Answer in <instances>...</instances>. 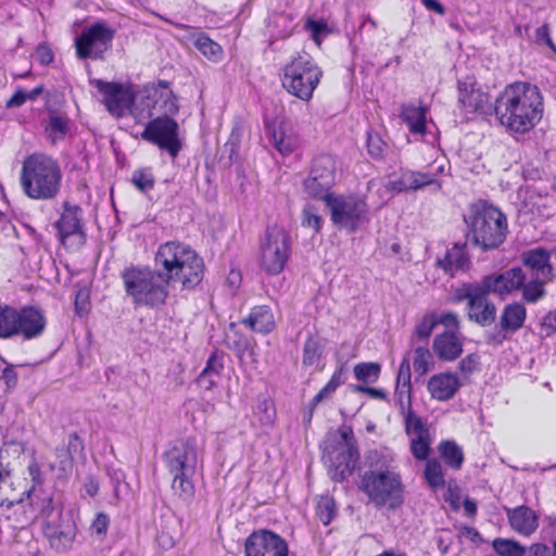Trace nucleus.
I'll return each mask as SVG.
<instances>
[{"label": "nucleus", "mask_w": 556, "mask_h": 556, "mask_svg": "<svg viewBox=\"0 0 556 556\" xmlns=\"http://www.w3.org/2000/svg\"><path fill=\"white\" fill-rule=\"evenodd\" d=\"M257 410L258 413L262 414V416L260 417L262 424L271 425L274 422L275 408L271 401L265 399L262 402H260L257 405Z\"/></svg>", "instance_id": "e2e57ef3"}, {"label": "nucleus", "mask_w": 556, "mask_h": 556, "mask_svg": "<svg viewBox=\"0 0 556 556\" xmlns=\"http://www.w3.org/2000/svg\"><path fill=\"white\" fill-rule=\"evenodd\" d=\"M70 130V119L64 115L51 114L46 125L45 131L52 144L64 140Z\"/></svg>", "instance_id": "e433bc0d"}, {"label": "nucleus", "mask_w": 556, "mask_h": 556, "mask_svg": "<svg viewBox=\"0 0 556 556\" xmlns=\"http://www.w3.org/2000/svg\"><path fill=\"white\" fill-rule=\"evenodd\" d=\"M242 324L260 333L271 332L276 325L274 314L266 305L253 307L249 316L242 319Z\"/></svg>", "instance_id": "c85d7f7f"}, {"label": "nucleus", "mask_w": 556, "mask_h": 556, "mask_svg": "<svg viewBox=\"0 0 556 556\" xmlns=\"http://www.w3.org/2000/svg\"><path fill=\"white\" fill-rule=\"evenodd\" d=\"M146 96L141 99V105L147 109L144 117H152L155 113L162 114L150 121L141 138L166 151L172 157H176L181 150V141L178 137V124L169 117L175 115L179 106L177 99L165 80L159 81L157 86L147 88Z\"/></svg>", "instance_id": "f257e3e1"}, {"label": "nucleus", "mask_w": 556, "mask_h": 556, "mask_svg": "<svg viewBox=\"0 0 556 556\" xmlns=\"http://www.w3.org/2000/svg\"><path fill=\"white\" fill-rule=\"evenodd\" d=\"M266 132L270 137L273 146L281 155H289L294 151L296 147L295 139L287 135L281 128L267 126Z\"/></svg>", "instance_id": "4c0bfd02"}, {"label": "nucleus", "mask_w": 556, "mask_h": 556, "mask_svg": "<svg viewBox=\"0 0 556 556\" xmlns=\"http://www.w3.org/2000/svg\"><path fill=\"white\" fill-rule=\"evenodd\" d=\"M386 143L378 134H367V150L371 157L381 159L383 156Z\"/></svg>", "instance_id": "4d7b16f0"}, {"label": "nucleus", "mask_w": 556, "mask_h": 556, "mask_svg": "<svg viewBox=\"0 0 556 556\" xmlns=\"http://www.w3.org/2000/svg\"><path fill=\"white\" fill-rule=\"evenodd\" d=\"M339 433L341 440L336 446L326 447V457L330 463L331 478L336 481H343L353 473L359 459V453L350 427H341Z\"/></svg>", "instance_id": "9b49d317"}, {"label": "nucleus", "mask_w": 556, "mask_h": 556, "mask_svg": "<svg viewBox=\"0 0 556 556\" xmlns=\"http://www.w3.org/2000/svg\"><path fill=\"white\" fill-rule=\"evenodd\" d=\"M325 203L331 222L350 232L355 231L368 219V205L365 199L356 195L327 194Z\"/></svg>", "instance_id": "9d476101"}, {"label": "nucleus", "mask_w": 556, "mask_h": 556, "mask_svg": "<svg viewBox=\"0 0 556 556\" xmlns=\"http://www.w3.org/2000/svg\"><path fill=\"white\" fill-rule=\"evenodd\" d=\"M526 274L520 267H513L501 274L484 276L479 283L489 292L506 299L508 295L520 290Z\"/></svg>", "instance_id": "412c9836"}, {"label": "nucleus", "mask_w": 556, "mask_h": 556, "mask_svg": "<svg viewBox=\"0 0 556 556\" xmlns=\"http://www.w3.org/2000/svg\"><path fill=\"white\" fill-rule=\"evenodd\" d=\"M424 476L432 489L443 488L445 484L443 466L437 458H430L427 460Z\"/></svg>", "instance_id": "79ce46f5"}, {"label": "nucleus", "mask_w": 556, "mask_h": 556, "mask_svg": "<svg viewBox=\"0 0 556 556\" xmlns=\"http://www.w3.org/2000/svg\"><path fill=\"white\" fill-rule=\"evenodd\" d=\"M410 362L407 356H405L399 367L397 377H396V386L410 387Z\"/></svg>", "instance_id": "052dcab7"}, {"label": "nucleus", "mask_w": 556, "mask_h": 556, "mask_svg": "<svg viewBox=\"0 0 556 556\" xmlns=\"http://www.w3.org/2000/svg\"><path fill=\"white\" fill-rule=\"evenodd\" d=\"M291 254V238L278 226L268 227L260 241L258 264L269 275L280 274Z\"/></svg>", "instance_id": "1a4fd4ad"}, {"label": "nucleus", "mask_w": 556, "mask_h": 556, "mask_svg": "<svg viewBox=\"0 0 556 556\" xmlns=\"http://www.w3.org/2000/svg\"><path fill=\"white\" fill-rule=\"evenodd\" d=\"M430 439L428 437H414L410 441V451L415 458L425 460L429 455Z\"/></svg>", "instance_id": "5fc2aeb1"}, {"label": "nucleus", "mask_w": 556, "mask_h": 556, "mask_svg": "<svg viewBox=\"0 0 556 556\" xmlns=\"http://www.w3.org/2000/svg\"><path fill=\"white\" fill-rule=\"evenodd\" d=\"M549 281H543V279L531 278L527 281V278L523 280V285L520 286L521 299L529 304H534L540 302L546 295L545 285Z\"/></svg>", "instance_id": "58836bf2"}, {"label": "nucleus", "mask_w": 556, "mask_h": 556, "mask_svg": "<svg viewBox=\"0 0 556 556\" xmlns=\"http://www.w3.org/2000/svg\"><path fill=\"white\" fill-rule=\"evenodd\" d=\"M506 515L511 529L525 536L534 533L539 527V517L533 509L521 505L515 508H506Z\"/></svg>", "instance_id": "393cba45"}, {"label": "nucleus", "mask_w": 556, "mask_h": 556, "mask_svg": "<svg viewBox=\"0 0 556 556\" xmlns=\"http://www.w3.org/2000/svg\"><path fill=\"white\" fill-rule=\"evenodd\" d=\"M395 395L397 403L404 414L406 406L409 407L410 405V387L402 388V386H396Z\"/></svg>", "instance_id": "774afa93"}, {"label": "nucleus", "mask_w": 556, "mask_h": 556, "mask_svg": "<svg viewBox=\"0 0 556 556\" xmlns=\"http://www.w3.org/2000/svg\"><path fill=\"white\" fill-rule=\"evenodd\" d=\"M78 442V435L73 433L70 435L68 445L60 446L55 448L56 463L51 464V470L58 469L60 476H65L72 470L73 458L71 455V448L76 447Z\"/></svg>", "instance_id": "f704fd0d"}, {"label": "nucleus", "mask_w": 556, "mask_h": 556, "mask_svg": "<svg viewBox=\"0 0 556 556\" xmlns=\"http://www.w3.org/2000/svg\"><path fill=\"white\" fill-rule=\"evenodd\" d=\"M80 213L81 210L78 206L65 203L64 211L55 223L61 240L81 232Z\"/></svg>", "instance_id": "c756f323"}, {"label": "nucleus", "mask_w": 556, "mask_h": 556, "mask_svg": "<svg viewBox=\"0 0 556 556\" xmlns=\"http://www.w3.org/2000/svg\"><path fill=\"white\" fill-rule=\"evenodd\" d=\"M334 161L330 155L314 159L308 177L303 181L304 191L312 198L325 197L334 182Z\"/></svg>", "instance_id": "dca6fc26"}, {"label": "nucleus", "mask_w": 556, "mask_h": 556, "mask_svg": "<svg viewBox=\"0 0 556 556\" xmlns=\"http://www.w3.org/2000/svg\"><path fill=\"white\" fill-rule=\"evenodd\" d=\"M387 190L401 193L409 191L410 188L408 187V182L406 181V173L405 170L402 172L401 177L394 180H390L387 186Z\"/></svg>", "instance_id": "338daca9"}, {"label": "nucleus", "mask_w": 556, "mask_h": 556, "mask_svg": "<svg viewBox=\"0 0 556 556\" xmlns=\"http://www.w3.org/2000/svg\"><path fill=\"white\" fill-rule=\"evenodd\" d=\"M91 85L102 94L103 104L112 115L122 117L130 111L134 117L138 118L137 109L131 110L135 93L130 86L102 79H93Z\"/></svg>", "instance_id": "2eb2a0df"}, {"label": "nucleus", "mask_w": 556, "mask_h": 556, "mask_svg": "<svg viewBox=\"0 0 556 556\" xmlns=\"http://www.w3.org/2000/svg\"><path fill=\"white\" fill-rule=\"evenodd\" d=\"M42 530L50 547L56 553H65L73 548L77 526L70 514H63L55 519L51 518L42 526Z\"/></svg>", "instance_id": "f3484780"}, {"label": "nucleus", "mask_w": 556, "mask_h": 556, "mask_svg": "<svg viewBox=\"0 0 556 556\" xmlns=\"http://www.w3.org/2000/svg\"><path fill=\"white\" fill-rule=\"evenodd\" d=\"M154 261L168 285L178 281L185 289H192L202 281L203 260L185 243L168 241L161 244Z\"/></svg>", "instance_id": "20e7f679"}, {"label": "nucleus", "mask_w": 556, "mask_h": 556, "mask_svg": "<svg viewBox=\"0 0 556 556\" xmlns=\"http://www.w3.org/2000/svg\"><path fill=\"white\" fill-rule=\"evenodd\" d=\"M224 369V353L217 350L213 351L206 362L205 368L200 374L198 381L212 389L217 382L214 377H219Z\"/></svg>", "instance_id": "7c9ffc66"}, {"label": "nucleus", "mask_w": 556, "mask_h": 556, "mask_svg": "<svg viewBox=\"0 0 556 556\" xmlns=\"http://www.w3.org/2000/svg\"><path fill=\"white\" fill-rule=\"evenodd\" d=\"M321 353L323 349L319 342L316 339L308 337L304 343L303 364L305 366L315 365L319 361Z\"/></svg>", "instance_id": "09e8293b"}, {"label": "nucleus", "mask_w": 556, "mask_h": 556, "mask_svg": "<svg viewBox=\"0 0 556 556\" xmlns=\"http://www.w3.org/2000/svg\"><path fill=\"white\" fill-rule=\"evenodd\" d=\"M304 28L311 34L312 39L319 46L321 39L329 34L328 25L319 20L308 18L304 25Z\"/></svg>", "instance_id": "864d4df0"}, {"label": "nucleus", "mask_w": 556, "mask_h": 556, "mask_svg": "<svg viewBox=\"0 0 556 556\" xmlns=\"http://www.w3.org/2000/svg\"><path fill=\"white\" fill-rule=\"evenodd\" d=\"M62 177L61 165L56 159L43 152H34L22 163L20 185L29 199L49 201L59 195Z\"/></svg>", "instance_id": "7ed1b4c3"}, {"label": "nucleus", "mask_w": 556, "mask_h": 556, "mask_svg": "<svg viewBox=\"0 0 556 556\" xmlns=\"http://www.w3.org/2000/svg\"><path fill=\"white\" fill-rule=\"evenodd\" d=\"M203 451L198 440L186 437L174 440L164 453L165 467L169 473L195 472Z\"/></svg>", "instance_id": "ddd939ff"}, {"label": "nucleus", "mask_w": 556, "mask_h": 556, "mask_svg": "<svg viewBox=\"0 0 556 556\" xmlns=\"http://www.w3.org/2000/svg\"><path fill=\"white\" fill-rule=\"evenodd\" d=\"M27 498L30 507L29 515L27 516L28 520L41 519L43 526L51 518L55 519L64 514L62 505L54 501L53 492L51 491L33 486L27 492Z\"/></svg>", "instance_id": "aec40b11"}, {"label": "nucleus", "mask_w": 556, "mask_h": 556, "mask_svg": "<svg viewBox=\"0 0 556 556\" xmlns=\"http://www.w3.org/2000/svg\"><path fill=\"white\" fill-rule=\"evenodd\" d=\"M492 547L500 556H525L527 552L526 546L513 539H494Z\"/></svg>", "instance_id": "37998d69"}, {"label": "nucleus", "mask_w": 556, "mask_h": 556, "mask_svg": "<svg viewBox=\"0 0 556 556\" xmlns=\"http://www.w3.org/2000/svg\"><path fill=\"white\" fill-rule=\"evenodd\" d=\"M404 420L406 433L412 438L429 435V430L421 418L410 408L404 413Z\"/></svg>", "instance_id": "de8ad7c7"}, {"label": "nucleus", "mask_w": 556, "mask_h": 556, "mask_svg": "<svg viewBox=\"0 0 556 556\" xmlns=\"http://www.w3.org/2000/svg\"><path fill=\"white\" fill-rule=\"evenodd\" d=\"M0 380H3L8 389L15 388L17 384V374L12 365L5 363L0 370Z\"/></svg>", "instance_id": "0e129e2a"}, {"label": "nucleus", "mask_w": 556, "mask_h": 556, "mask_svg": "<svg viewBox=\"0 0 556 556\" xmlns=\"http://www.w3.org/2000/svg\"><path fill=\"white\" fill-rule=\"evenodd\" d=\"M490 293L479 283H465L456 291L458 301H466L469 320L481 327L492 325L496 319V306L488 299Z\"/></svg>", "instance_id": "f8f14e48"}, {"label": "nucleus", "mask_w": 556, "mask_h": 556, "mask_svg": "<svg viewBox=\"0 0 556 556\" xmlns=\"http://www.w3.org/2000/svg\"><path fill=\"white\" fill-rule=\"evenodd\" d=\"M115 36V29L104 22H98L85 28L75 38L76 55L80 60H102L110 49Z\"/></svg>", "instance_id": "4468645a"}, {"label": "nucleus", "mask_w": 556, "mask_h": 556, "mask_svg": "<svg viewBox=\"0 0 556 556\" xmlns=\"http://www.w3.org/2000/svg\"><path fill=\"white\" fill-rule=\"evenodd\" d=\"M460 387L459 379L456 375L451 372H442L432 376L427 384V389L431 397L438 401H448Z\"/></svg>", "instance_id": "bb28decb"}, {"label": "nucleus", "mask_w": 556, "mask_h": 556, "mask_svg": "<svg viewBox=\"0 0 556 556\" xmlns=\"http://www.w3.org/2000/svg\"><path fill=\"white\" fill-rule=\"evenodd\" d=\"M354 376L364 383H374L378 380L381 371L379 363L368 362L359 363L354 366Z\"/></svg>", "instance_id": "a18cd8bd"}, {"label": "nucleus", "mask_w": 556, "mask_h": 556, "mask_svg": "<svg viewBox=\"0 0 556 556\" xmlns=\"http://www.w3.org/2000/svg\"><path fill=\"white\" fill-rule=\"evenodd\" d=\"M302 226L309 227L314 232H318L321 228V217L317 210L312 205H305L302 211Z\"/></svg>", "instance_id": "6e6d98bb"}, {"label": "nucleus", "mask_w": 556, "mask_h": 556, "mask_svg": "<svg viewBox=\"0 0 556 556\" xmlns=\"http://www.w3.org/2000/svg\"><path fill=\"white\" fill-rule=\"evenodd\" d=\"M438 452L445 465L454 470L460 469L464 463V453L462 447L451 440L442 441L438 445Z\"/></svg>", "instance_id": "72a5a7b5"}, {"label": "nucleus", "mask_w": 556, "mask_h": 556, "mask_svg": "<svg viewBox=\"0 0 556 556\" xmlns=\"http://www.w3.org/2000/svg\"><path fill=\"white\" fill-rule=\"evenodd\" d=\"M432 349L438 358L454 361L463 353V338L459 331L445 330L435 336Z\"/></svg>", "instance_id": "b1692460"}, {"label": "nucleus", "mask_w": 556, "mask_h": 556, "mask_svg": "<svg viewBox=\"0 0 556 556\" xmlns=\"http://www.w3.org/2000/svg\"><path fill=\"white\" fill-rule=\"evenodd\" d=\"M551 256L547 249L538 247L525 251L521 254V262L531 271L533 278L553 281L556 279V271L551 262Z\"/></svg>", "instance_id": "4be33fe9"}, {"label": "nucleus", "mask_w": 556, "mask_h": 556, "mask_svg": "<svg viewBox=\"0 0 556 556\" xmlns=\"http://www.w3.org/2000/svg\"><path fill=\"white\" fill-rule=\"evenodd\" d=\"M109 522V516L104 513H99L90 526L91 533L103 538L106 534Z\"/></svg>", "instance_id": "680f3d73"}, {"label": "nucleus", "mask_w": 556, "mask_h": 556, "mask_svg": "<svg viewBox=\"0 0 556 556\" xmlns=\"http://www.w3.org/2000/svg\"><path fill=\"white\" fill-rule=\"evenodd\" d=\"M479 359H480V357L478 354L471 353V354L467 355L466 357H464L458 363V368L462 372H465V374L472 372L473 370L477 369V367L479 365Z\"/></svg>", "instance_id": "69168bd1"}, {"label": "nucleus", "mask_w": 556, "mask_h": 556, "mask_svg": "<svg viewBox=\"0 0 556 556\" xmlns=\"http://www.w3.org/2000/svg\"><path fill=\"white\" fill-rule=\"evenodd\" d=\"M194 46L204 56L208 58L210 60L217 61L222 56V47L204 34L197 36Z\"/></svg>", "instance_id": "49530a36"}, {"label": "nucleus", "mask_w": 556, "mask_h": 556, "mask_svg": "<svg viewBox=\"0 0 556 556\" xmlns=\"http://www.w3.org/2000/svg\"><path fill=\"white\" fill-rule=\"evenodd\" d=\"M494 113L502 126L525 134L542 118L543 99L540 89L530 83L507 86L494 102Z\"/></svg>", "instance_id": "f03ea898"}, {"label": "nucleus", "mask_w": 556, "mask_h": 556, "mask_svg": "<svg viewBox=\"0 0 556 556\" xmlns=\"http://www.w3.org/2000/svg\"><path fill=\"white\" fill-rule=\"evenodd\" d=\"M466 248V243H455L452 248L446 250L442 258H438V266L452 277L459 271L468 270L471 261Z\"/></svg>", "instance_id": "a878e982"}, {"label": "nucleus", "mask_w": 556, "mask_h": 556, "mask_svg": "<svg viewBox=\"0 0 556 556\" xmlns=\"http://www.w3.org/2000/svg\"><path fill=\"white\" fill-rule=\"evenodd\" d=\"M432 364V355L427 348L418 346L414 351L413 366L416 372L424 375L429 371Z\"/></svg>", "instance_id": "3c124183"}, {"label": "nucleus", "mask_w": 556, "mask_h": 556, "mask_svg": "<svg viewBox=\"0 0 556 556\" xmlns=\"http://www.w3.org/2000/svg\"><path fill=\"white\" fill-rule=\"evenodd\" d=\"M410 132L421 135L426 131V109L415 105H403L400 113Z\"/></svg>", "instance_id": "473e14b6"}, {"label": "nucleus", "mask_w": 556, "mask_h": 556, "mask_svg": "<svg viewBox=\"0 0 556 556\" xmlns=\"http://www.w3.org/2000/svg\"><path fill=\"white\" fill-rule=\"evenodd\" d=\"M540 334L551 337L556 333V311L548 312L540 321Z\"/></svg>", "instance_id": "bf43d9fd"}, {"label": "nucleus", "mask_w": 556, "mask_h": 556, "mask_svg": "<svg viewBox=\"0 0 556 556\" xmlns=\"http://www.w3.org/2000/svg\"><path fill=\"white\" fill-rule=\"evenodd\" d=\"M245 556H289L287 541L266 529L253 531L244 543Z\"/></svg>", "instance_id": "a211bd4d"}, {"label": "nucleus", "mask_w": 556, "mask_h": 556, "mask_svg": "<svg viewBox=\"0 0 556 556\" xmlns=\"http://www.w3.org/2000/svg\"><path fill=\"white\" fill-rule=\"evenodd\" d=\"M17 309L0 305V338L8 339L16 336Z\"/></svg>", "instance_id": "a19ab883"}, {"label": "nucleus", "mask_w": 556, "mask_h": 556, "mask_svg": "<svg viewBox=\"0 0 556 556\" xmlns=\"http://www.w3.org/2000/svg\"><path fill=\"white\" fill-rule=\"evenodd\" d=\"M271 25L277 29L273 34L281 39L290 37L296 27L295 18L288 13L276 14Z\"/></svg>", "instance_id": "c03bdc74"}, {"label": "nucleus", "mask_w": 556, "mask_h": 556, "mask_svg": "<svg viewBox=\"0 0 556 556\" xmlns=\"http://www.w3.org/2000/svg\"><path fill=\"white\" fill-rule=\"evenodd\" d=\"M405 173L410 190L416 191L428 186H435L440 190L442 187L434 173L417 170H405Z\"/></svg>", "instance_id": "ea45409f"}, {"label": "nucleus", "mask_w": 556, "mask_h": 556, "mask_svg": "<svg viewBox=\"0 0 556 556\" xmlns=\"http://www.w3.org/2000/svg\"><path fill=\"white\" fill-rule=\"evenodd\" d=\"M16 334L23 336L25 340L39 337L46 327V318L39 309L24 307L17 311Z\"/></svg>", "instance_id": "5701e85b"}, {"label": "nucleus", "mask_w": 556, "mask_h": 556, "mask_svg": "<svg viewBox=\"0 0 556 556\" xmlns=\"http://www.w3.org/2000/svg\"><path fill=\"white\" fill-rule=\"evenodd\" d=\"M316 513L319 520L325 525H329L336 516V503L329 496H323L317 503Z\"/></svg>", "instance_id": "8fccbe9b"}, {"label": "nucleus", "mask_w": 556, "mask_h": 556, "mask_svg": "<svg viewBox=\"0 0 556 556\" xmlns=\"http://www.w3.org/2000/svg\"><path fill=\"white\" fill-rule=\"evenodd\" d=\"M321 77L323 71L313 58L306 52H301L283 66L281 85L291 96L308 102Z\"/></svg>", "instance_id": "0eeeda50"}, {"label": "nucleus", "mask_w": 556, "mask_h": 556, "mask_svg": "<svg viewBox=\"0 0 556 556\" xmlns=\"http://www.w3.org/2000/svg\"><path fill=\"white\" fill-rule=\"evenodd\" d=\"M465 222L469 228L468 237L483 251L500 247L507 235L506 216L496 207L484 202L471 205Z\"/></svg>", "instance_id": "423d86ee"}, {"label": "nucleus", "mask_w": 556, "mask_h": 556, "mask_svg": "<svg viewBox=\"0 0 556 556\" xmlns=\"http://www.w3.org/2000/svg\"><path fill=\"white\" fill-rule=\"evenodd\" d=\"M121 278L134 305L156 308L166 303L169 285L160 269L131 265L122 270Z\"/></svg>", "instance_id": "39448f33"}, {"label": "nucleus", "mask_w": 556, "mask_h": 556, "mask_svg": "<svg viewBox=\"0 0 556 556\" xmlns=\"http://www.w3.org/2000/svg\"><path fill=\"white\" fill-rule=\"evenodd\" d=\"M527 317V309L520 302H513L504 306L498 327L507 330L509 333H515L522 328Z\"/></svg>", "instance_id": "cd10ccee"}, {"label": "nucleus", "mask_w": 556, "mask_h": 556, "mask_svg": "<svg viewBox=\"0 0 556 556\" xmlns=\"http://www.w3.org/2000/svg\"><path fill=\"white\" fill-rule=\"evenodd\" d=\"M195 472L170 473L173 477L172 489L174 494L181 501L189 502L194 495V484L192 478Z\"/></svg>", "instance_id": "c9c22d12"}, {"label": "nucleus", "mask_w": 556, "mask_h": 556, "mask_svg": "<svg viewBox=\"0 0 556 556\" xmlns=\"http://www.w3.org/2000/svg\"><path fill=\"white\" fill-rule=\"evenodd\" d=\"M132 184L141 192H148L154 187V177L150 170L137 169L132 173Z\"/></svg>", "instance_id": "603ef678"}, {"label": "nucleus", "mask_w": 556, "mask_h": 556, "mask_svg": "<svg viewBox=\"0 0 556 556\" xmlns=\"http://www.w3.org/2000/svg\"><path fill=\"white\" fill-rule=\"evenodd\" d=\"M437 324L438 320L432 315L425 316L415 328L416 336L419 339H428Z\"/></svg>", "instance_id": "13d9d810"}, {"label": "nucleus", "mask_w": 556, "mask_h": 556, "mask_svg": "<svg viewBox=\"0 0 556 556\" xmlns=\"http://www.w3.org/2000/svg\"><path fill=\"white\" fill-rule=\"evenodd\" d=\"M476 86V80L470 77L458 81L459 104L466 113L492 114L494 112V103H492L491 97Z\"/></svg>", "instance_id": "6ab92c4d"}, {"label": "nucleus", "mask_w": 556, "mask_h": 556, "mask_svg": "<svg viewBox=\"0 0 556 556\" xmlns=\"http://www.w3.org/2000/svg\"><path fill=\"white\" fill-rule=\"evenodd\" d=\"M359 489L376 507L394 509L403 503V484L392 470H367L361 477Z\"/></svg>", "instance_id": "6e6552de"}, {"label": "nucleus", "mask_w": 556, "mask_h": 556, "mask_svg": "<svg viewBox=\"0 0 556 556\" xmlns=\"http://www.w3.org/2000/svg\"><path fill=\"white\" fill-rule=\"evenodd\" d=\"M346 369L343 365L338 367L327 384L312 399L308 420L312 418L313 409L323 401L330 399L336 390L345 382Z\"/></svg>", "instance_id": "2f4dec72"}]
</instances>
